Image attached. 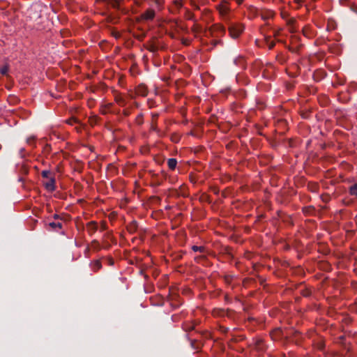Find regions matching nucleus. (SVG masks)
Returning <instances> with one entry per match:
<instances>
[{
  "instance_id": "1",
  "label": "nucleus",
  "mask_w": 357,
  "mask_h": 357,
  "mask_svg": "<svg viewBox=\"0 0 357 357\" xmlns=\"http://www.w3.org/2000/svg\"><path fill=\"white\" fill-rule=\"evenodd\" d=\"M243 26L240 24H231L229 26V31L234 38H238L243 31Z\"/></svg>"
},
{
  "instance_id": "2",
  "label": "nucleus",
  "mask_w": 357,
  "mask_h": 357,
  "mask_svg": "<svg viewBox=\"0 0 357 357\" xmlns=\"http://www.w3.org/2000/svg\"><path fill=\"white\" fill-rule=\"evenodd\" d=\"M216 8L219 11L220 15L224 19H227L229 12V8L227 1H226L225 0H222L220 3L217 5Z\"/></svg>"
},
{
  "instance_id": "3",
  "label": "nucleus",
  "mask_w": 357,
  "mask_h": 357,
  "mask_svg": "<svg viewBox=\"0 0 357 357\" xmlns=\"http://www.w3.org/2000/svg\"><path fill=\"white\" fill-rule=\"evenodd\" d=\"M135 93L137 96L144 97L147 95L148 90L146 86L139 85L135 90Z\"/></svg>"
},
{
  "instance_id": "4",
  "label": "nucleus",
  "mask_w": 357,
  "mask_h": 357,
  "mask_svg": "<svg viewBox=\"0 0 357 357\" xmlns=\"http://www.w3.org/2000/svg\"><path fill=\"white\" fill-rule=\"evenodd\" d=\"M115 101L121 107H124L126 105V98L120 93L115 96Z\"/></svg>"
},
{
  "instance_id": "5",
  "label": "nucleus",
  "mask_w": 357,
  "mask_h": 357,
  "mask_svg": "<svg viewBox=\"0 0 357 357\" xmlns=\"http://www.w3.org/2000/svg\"><path fill=\"white\" fill-rule=\"evenodd\" d=\"M155 16V11L153 9H148L142 15L145 20H152Z\"/></svg>"
},
{
  "instance_id": "6",
  "label": "nucleus",
  "mask_w": 357,
  "mask_h": 357,
  "mask_svg": "<svg viewBox=\"0 0 357 357\" xmlns=\"http://www.w3.org/2000/svg\"><path fill=\"white\" fill-rule=\"evenodd\" d=\"M167 164L169 169H174L176 166L177 161L174 158H170L168 160Z\"/></svg>"
},
{
  "instance_id": "7",
  "label": "nucleus",
  "mask_w": 357,
  "mask_h": 357,
  "mask_svg": "<svg viewBox=\"0 0 357 357\" xmlns=\"http://www.w3.org/2000/svg\"><path fill=\"white\" fill-rule=\"evenodd\" d=\"M46 188L50 190H54V179L51 178L50 181L46 183Z\"/></svg>"
},
{
  "instance_id": "8",
  "label": "nucleus",
  "mask_w": 357,
  "mask_h": 357,
  "mask_svg": "<svg viewBox=\"0 0 357 357\" xmlns=\"http://www.w3.org/2000/svg\"><path fill=\"white\" fill-rule=\"evenodd\" d=\"M49 225L54 229H61L62 227V223L60 222H50L49 224Z\"/></svg>"
},
{
  "instance_id": "9",
  "label": "nucleus",
  "mask_w": 357,
  "mask_h": 357,
  "mask_svg": "<svg viewBox=\"0 0 357 357\" xmlns=\"http://www.w3.org/2000/svg\"><path fill=\"white\" fill-rule=\"evenodd\" d=\"M101 268V264L99 261H96L92 264V268L94 271H98Z\"/></svg>"
},
{
  "instance_id": "10",
  "label": "nucleus",
  "mask_w": 357,
  "mask_h": 357,
  "mask_svg": "<svg viewBox=\"0 0 357 357\" xmlns=\"http://www.w3.org/2000/svg\"><path fill=\"white\" fill-rule=\"evenodd\" d=\"M350 193L352 195L357 197V184H355L350 188Z\"/></svg>"
},
{
  "instance_id": "11",
  "label": "nucleus",
  "mask_w": 357,
  "mask_h": 357,
  "mask_svg": "<svg viewBox=\"0 0 357 357\" xmlns=\"http://www.w3.org/2000/svg\"><path fill=\"white\" fill-rule=\"evenodd\" d=\"M8 71V66L7 65L3 66L1 68L0 72L3 75H6Z\"/></svg>"
},
{
  "instance_id": "12",
  "label": "nucleus",
  "mask_w": 357,
  "mask_h": 357,
  "mask_svg": "<svg viewBox=\"0 0 357 357\" xmlns=\"http://www.w3.org/2000/svg\"><path fill=\"white\" fill-rule=\"evenodd\" d=\"M174 6H175L176 9H179L183 6L181 0H176V1H174Z\"/></svg>"
},
{
  "instance_id": "13",
  "label": "nucleus",
  "mask_w": 357,
  "mask_h": 357,
  "mask_svg": "<svg viewBox=\"0 0 357 357\" xmlns=\"http://www.w3.org/2000/svg\"><path fill=\"white\" fill-rule=\"evenodd\" d=\"M204 247H202V246H197V245H194L192 247V250L195 251V252H203L204 250Z\"/></svg>"
},
{
  "instance_id": "14",
  "label": "nucleus",
  "mask_w": 357,
  "mask_h": 357,
  "mask_svg": "<svg viewBox=\"0 0 357 357\" xmlns=\"http://www.w3.org/2000/svg\"><path fill=\"white\" fill-rule=\"evenodd\" d=\"M294 2L297 5V7H299L304 2V0H293Z\"/></svg>"
},
{
  "instance_id": "15",
  "label": "nucleus",
  "mask_w": 357,
  "mask_h": 357,
  "mask_svg": "<svg viewBox=\"0 0 357 357\" xmlns=\"http://www.w3.org/2000/svg\"><path fill=\"white\" fill-rule=\"evenodd\" d=\"M50 174V172H49V171H43L42 172V176L45 178H48Z\"/></svg>"
},
{
  "instance_id": "16",
  "label": "nucleus",
  "mask_w": 357,
  "mask_h": 357,
  "mask_svg": "<svg viewBox=\"0 0 357 357\" xmlns=\"http://www.w3.org/2000/svg\"><path fill=\"white\" fill-rule=\"evenodd\" d=\"M294 18H290L287 20V23L289 26L291 25H293V24L294 23Z\"/></svg>"
},
{
  "instance_id": "17",
  "label": "nucleus",
  "mask_w": 357,
  "mask_h": 357,
  "mask_svg": "<svg viewBox=\"0 0 357 357\" xmlns=\"http://www.w3.org/2000/svg\"><path fill=\"white\" fill-rule=\"evenodd\" d=\"M155 3L158 6V7H160V6L162 4V0H155Z\"/></svg>"
},
{
  "instance_id": "18",
  "label": "nucleus",
  "mask_w": 357,
  "mask_h": 357,
  "mask_svg": "<svg viewBox=\"0 0 357 357\" xmlns=\"http://www.w3.org/2000/svg\"><path fill=\"white\" fill-rule=\"evenodd\" d=\"M176 137H177V135H172V140L174 141V142H177V139H175Z\"/></svg>"
},
{
  "instance_id": "19",
  "label": "nucleus",
  "mask_w": 357,
  "mask_h": 357,
  "mask_svg": "<svg viewBox=\"0 0 357 357\" xmlns=\"http://www.w3.org/2000/svg\"><path fill=\"white\" fill-rule=\"evenodd\" d=\"M123 113H124V114H125L126 116H128V115L129 114V112H128V109H125V110L123 111Z\"/></svg>"
},
{
  "instance_id": "20",
  "label": "nucleus",
  "mask_w": 357,
  "mask_h": 357,
  "mask_svg": "<svg viewBox=\"0 0 357 357\" xmlns=\"http://www.w3.org/2000/svg\"><path fill=\"white\" fill-rule=\"evenodd\" d=\"M273 46H274V43H271L270 44L269 48L271 49V48H272Z\"/></svg>"
},
{
  "instance_id": "21",
  "label": "nucleus",
  "mask_w": 357,
  "mask_h": 357,
  "mask_svg": "<svg viewBox=\"0 0 357 357\" xmlns=\"http://www.w3.org/2000/svg\"><path fill=\"white\" fill-rule=\"evenodd\" d=\"M236 1H237L238 3H241L242 1V0H236Z\"/></svg>"
},
{
  "instance_id": "22",
  "label": "nucleus",
  "mask_w": 357,
  "mask_h": 357,
  "mask_svg": "<svg viewBox=\"0 0 357 357\" xmlns=\"http://www.w3.org/2000/svg\"><path fill=\"white\" fill-rule=\"evenodd\" d=\"M54 218H56H56H58V215H54Z\"/></svg>"
},
{
  "instance_id": "23",
  "label": "nucleus",
  "mask_w": 357,
  "mask_h": 357,
  "mask_svg": "<svg viewBox=\"0 0 357 357\" xmlns=\"http://www.w3.org/2000/svg\"><path fill=\"white\" fill-rule=\"evenodd\" d=\"M290 31H294L293 28H290Z\"/></svg>"
}]
</instances>
